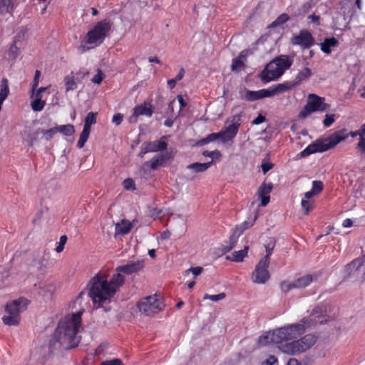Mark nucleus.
<instances>
[{
	"mask_svg": "<svg viewBox=\"0 0 365 365\" xmlns=\"http://www.w3.org/2000/svg\"><path fill=\"white\" fill-rule=\"evenodd\" d=\"M243 99L250 101H254L264 98L270 97V93L267 89H261L259 91H245L242 96Z\"/></svg>",
	"mask_w": 365,
	"mask_h": 365,
	"instance_id": "20",
	"label": "nucleus"
},
{
	"mask_svg": "<svg viewBox=\"0 0 365 365\" xmlns=\"http://www.w3.org/2000/svg\"><path fill=\"white\" fill-rule=\"evenodd\" d=\"M252 225V224L250 222H244L242 225H240V226H237L235 229L233 230L232 234L230 238V246L228 248L229 250H231L237 243V239L240 237V235L242 233V232L245 230L247 229L248 227H251Z\"/></svg>",
	"mask_w": 365,
	"mask_h": 365,
	"instance_id": "23",
	"label": "nucleus"
},
{
	"mask_svg": "<svg viewBox=\"0 0 365 365\" xmlns=\"http://www.w3.org/2000/svg\"><path fill=\"white\" fill-rule=\"evenodd\" d=\"M184 75H185V70H184V68H181L178 74L176 76V77L174 79L176 80V81H179L183 78Z\"/></svg>",
	"mask_w": 365,
	"mask_h": 365,
	"instance_id": "63",
	"label": "nucleus"
},
{
	"mask_svg": "<svg viewBox=\"0 0 365 365\" xmlns=\"http://www.w3.org/2000/svg\"><path fill=\"white\" fill-rule=\"evenodd\" d=\"M153 115V107L150 103H144L133 108V115L130 118V122L135 123L138 117L140 115H145L151 117Z\"/></svg>",
	"mask_w": 365,
	"mask_h": 365,
	"instance_id": "15",
	"label": "nucleus"
},
{
	"mask_svg": "<svg viewBox=\"0 0 365 365\" xmlns=\"http://www.w3.org/2000/svg\"><path fill=\"white\" fill-rule=\"evenodd\" d=\"M101 365H123L121 360L115 359L110 361H105L101 363Z\"/></svg>",
	"mask_w": 365,
	"mask_h": 365,
	"instance_id": "56",
	"label": "nucleus"
},
{
	"mask_svg": "<svg viewBox=\"0 0 365 365\" xmlns=\"http://www.w3.org/2000/svg\"><path fill=\"white\" fill-rule=\"evenodd\" d=\"M56 133L57 129L56 127L50 128L48 130L38 128L34 133L33 137L31 138V139L29 140V144L30 145H32L34 143L40 138V136L41 138H44L46 140H49Z\"/></svg>",
	"mask_w": 365,
	"mask_h": 365,
	"instance_id": "17",
	"label": "nucleus"
},
{
	"mask_svg": "<svg viewBox=\"0 0 365 365\" xmlns=\"http://www.w3.org/2000/svg\"><path fill=\"white\" fill-rule=\"evenodd\" d=\"M363 265V259H359L358 258L354 259L351 263L347 264L346 269L351 272L353 270L359 269Z\"/></svg>",
	"mask_w": 365,
	"mask_h": 365,
	"instance_id": "40",
	"label": "nucleus"
},
{
	"mask_svg": "<svg viewBox=\"0 0 365 365\" xmlns=\"http://www.w3.org/2000/svg\"><path fill=\"white\" fill-rule=\"evenodd\" d=\"M357 148L360 153L365 158V135H362L360 138Z\"/></svg>",
	"mask_w": 365,
	"mask_h": 365,
	"instance_id": "50",
	"label": "nucleus"
},
{
	"mask_svg": "<svg viewBox=\"0 0 365 365\" xmlns=\"http://www.w3.org/2000/svg\"><path fill=\"white\" fill-rule=\"evenodd\" d=\"M34 287L37 293L46 299H51L57 289L56 284L53 282H40Z\"/></svg>",
	"mask_w": 365,
	"mask_h": 365,
	"instance_id": "13",
	"label": "nucleus"
},
{
	"mask_svg": "<svg viewBox=\"0 0 365 365\" xmlns=\"http://www.w3.org/2000/svg\"><path fill=\"white\" fill-rule=\"evenodd\" d=\"M280 288L283 292H287L294 288H297L295 286V282L284 281L280 284Z\"/></svg>",
	"mask_w": 365,
	"mask_h": 365,
	"instance_id": "41",
	"label": "nucleus"
},
{
	"mask_svg": "<svg viewBox=\"0 0 365 365\" xmlns=\"http://www.w3.org/2000/svg\"><path fill=\"white\" fill-rule=\"evenodd\" d=\"M274 244L272 242H270L269 244H267L265 246L266 255L262 258H267V261L270 262V256H271V255L272 253V250L274 249Z\"/></svg>",
	"mask_w": 365,
	"mask_h": 365,
	"instance_id": "51",
	"label": "nucleus"
},
{
	"mask_svg": "<svg viewBox=\"0 0 365 365\" xmlns=\"http://www.w3.org/2000/svg\"><path fill=\"white\" fill-rule=\"evenodd\" d=\"M134 222L135 220L130 222L128 220L123 219L116 223L115 226V237H117L118 235H125L129 233L133 227Z\"/></svg>",
	"mask_w": 365,
	"mask_h": 365,
	"instance_id": "19",
	"label": "nucleus"
},
{
	"mask_svg": "<svg viewBox=\"0 0 365 365\" xmlns=\"http://www.w3.org/2000/svg\"><path fill=\"white\" fill-rule=\"evenodd\" d=\"M314 38L307 31H302L299 34L295 36L292 43L300 46L303 48H308L314 44Z\"/></svg>",
	"mask_w": 365,
	"mask_h": 365,
	"instance_id": "16",
	"label": "nucleus"
},
{
	"mask_svg": "<svg viewBox=\"0 0 365 365\" xmlns=\"http://www.w3.org/2000/svg\"><path fill=\"white\" fill-rule=\"evenodd\" d=\"M88 73L86 72L78 71L76 73L71 72L68 75L66 76L63 79L66 92L68 93L76 89L81 79L83 78Z\"/></svg>",
	"mask_w": 365,
	"mask_h": 365,
	"instance_id": "12",
	"label": "nucleus"
},
{
	"mask_svg": "<svg viewBox=\"0 0 365 365\" xmlns=\"http://www.w3.org/2000/svg\"><path fill=\"white\" fill-rule=\"evenodd\" d=\"M244 66V63L239 58L232 61L231 68L233 71H240Z\"/></svg>",
	"mask_w": 365,
	"mask_h": 365,
	"instance_id": "44",
	"label": "nucleus"
},
{
	"mask_svg": "<svg viewBox=\"0 0 365 365\" xmlns=\"http://www.w3.org/2000/svg\"><path fill=\"white\" fill-rule=\"evenodd\" d=\"M312 76V70L305 67L303 68L297 74L296 79L298 82L303 81Z\"/></svg>",
	"mask_w": 365,
	"mask_h": 365,
	"instance_id": "36",
	"label": "nucleus"
},
{
	"mask_svg": "<svg viewBox=\"0 0 365 365\" xmlns=\"http://www.w3.org/2000/svg\"><path fill=\"white\" fill-rule=\"evenodd\" d=\"M123 185L124 188L127 190H134L135 189V182L130 178L125 179Z\"/></svg>",
	"mask_w": 365,
	"mask_h": 365,
	"instance_id": "47",
	"label": "nucleus"
},
{
	"mask_svg": "<svg viewBox=\"0 0 365 365\" xmlns=\"http://www.w3.org/2000/svg\"><path fill=\"white\" fill-rule=\"evenodd\" d=\"M20 54V48L17 46V43L14 41L9 47V48L5 51L4 58L11 63V64H14Z\"/></svg>",
	"mask_w": 365,
	"mask_h": 365,
	"instance_id": "21",
	"label": "nucleus"
},
{
	"mask_svg": "<svg viewBox=\"0 0 365 365\" xmlns=\"http://www.w3.org/2000/svg\"><path fill=\"white\" fill-rule=\"evenodd\" d=\"M29 301L25 298H19L8 303L5 307L6 315L2 321L6 325L16 326L20 322V313L26 309Z\"/></svg>",
	"mask_w": 365,
	"mask_h": 365,
	"instance_id": "7",
	"label": "nucleus"
},
{
	"mask_svg": "<svg viewBox=\"0 0 365 365\" xmlns=\"http://www.w3.org/2000/svg\"><path fill=\"white\" fill-rule=\"evenodd\" d=\"M40 76H41V72L38 70L36 71L34 79V83L32 85V92H34V90L38 86Z\"/></svg>",
	"mask_w": 365,
	"mask_h": 365,
	"instance_id": "55",
	"label": "nucleus"
},
{
	"mask_svg": "<svg viewBox=\"0 0 365 365\" xmlns=\"http://www.w3.org/2000/svg\"><path fill=\"white\" fill-rule=\"evenodd\" d=\"M329 107V106L324 101V98L315 94H309L308 96L307 103L301 110L299 117L305 118L314 112L324 111Z\"/></svg>",
	"mask_w": 365,
	"mask_h": 365,
	"instance_id": "9",
	"label": "nucleus"
},
{
	"mask_svg": "<svg viewBox=\"0 0 365 365\" xmlns=\"http://www.w3.org/2000/svg\"><path fill=\"white\" fill-rule=\"evenodd\" d=\"M314 204V201L313 200H308L304 197L302 199L301 205L306 215L313 209Z\"/></svg>",
	"mask_w": 365,
	"mask_h": 365,
	"instance_id": "37",
	"label": "nucleus"
},
{
	"mask_svg": "<svg viewBox=\"0 0 365 365\" xmlns=\"http://www.w3.org/2000/svg\"><path fill=\"white\" fill-rule=\"evenodd\" d=\"M11 9V0H0V14L10 12Z\"/></svg>",
	"mask_w": 365,
	"mask_h": 365,
	"instance_id": "38",
	"label": "nucleus"
},
{
	"mask_svg": "<svg viewBox=\"0 0 365 365\" xmlns=\"http://www.w3.org/2000/svg\"><path fill=\"white\" fill-rule=\"evenodd\" d=\"M146 145V151L149 152H157L159 150H163L167 148V143L160 140L153 142H148L145 143Z\"/></svg>",
	"mask_w": 365,
	"mask_h": 365,
	"instance_id": "27",
	"label": "nucleus"
},
{
	"mask_svg": "<svg viewBox=\"0 0 365 365\" xmlns=\"http://www.w3.org/2000/svg\"><path fill=\"white\" fill-rule=\"evenodd\" d=\"M96 123V113L90 112L85 118L84 128L90 129L92 125Z\"/></svg>",
	"mask_w": 365,
	"mask_h": 365,
	"instance_id": "34",
	"label": "nucleus"
},
{
	"mask_svg": "<svg viewBox=\"0 0 365 365\" xmlns=\"http://www.w3.org/2000/svg\"><path fill=\"white\" fill-rule=\"evenodd\" d=\"M240 125V123L235 121V118L231 121L227 120L220 132L221 141L225 143L232 140L238 132Z\"/></svg>",
	"mask_w": 365,
	"mask_h": 365,
	"instance_id": "11",
	"label": "nucleus"
},
{
	"mask_svg": "<svg viewBox=\"0 0 365 365\" xmlns=\"http://www.w3.org/2000/svg\"><path fill=\"white\" fill-rule=\"evenodd\" d=\"M248 249V246H245L244 249L241 250L235 251L232 253V256H228L227 258L230 260L237 262H242L243 259L247 255Z\"/></svg>",
	"mask_w": 365,
	"mask_h": 365,
	"instance_id": "28",
	"label": "nucleus"
},
{
	"mask_svg": "<svg viewBox=\"0 0 365 365\" xmlns=\"http://www.w3.org/2000/svg\"><path fill=\"white\" fill-rule=\"evenodd\" d=\"M170 232L168 230H165L160 234L161 240H167V239L170 238Z\"/></svg>",
	"mask_w": 365,
	"mask_h": 365,
	"instance_id": "64",
	"label": "nucleus"
},
{
	"mask_svg": "<svg viewBox=\"0 0 365 365\" xmlns=\"http://www.w3.org/2000/svg\"><path fill=\"white\" fill-rule=\"evenodd\" d=\"M203 271V268L201 267H192L185 271V274L187 275L190 273H192L194 277H197L200 275Z\"/></svg>",
	"mask_w": 365,
	"mask_h": 365,
	"instance_id": "48",
	"label": "nucleus"
},
{
	"mask_svg": "<svg viewBox=\"0 0 365 365\" xmlns=\"http://www.w3.org/2000/svg\"><path fill=\"white\" fill-rule=\"evenodd\" d=\"M9 93L8 81L6 78L1 80L0 86V102H4Z\"/></svg>",
	"mask_w": 365,
	"mask_h": 365,
	"instance_id": "32",
	"label": "nucleus"
},
{
	"mask_svg": "<svg viewBox=\"0 0 365 365\" xmlns=\"http://www.w3.org/2000/svg\"><path fill=\"white\" fill-rule=\"evenodd\" d=\"M265 121V117L262 114H259L258 116L252 122V125H259Z\"/></svg>",
	"mask_w": 365,
	"mask_h": 365,
	"instance_id": "58",
	"label": "nucleus"
},
{
	"mask_svg": "<svg viewBox=\"0 0 365 365\" xmlns=\"http://www.w3.org/2000/svg\"><path fill=\"white\" fill-rule=\"evenodd\" d=\"M203 155L205 157L214 158L215 156H219L220 153L218 151H204Z\"/></svg>",
	"mask_w": 365,
	"mask_h": 365,
	"instance_id": "59",
	"label": "nucleus"
},
{
	"mask_svg": "<svg viewBox=\"0 0 365 365\" xmlns=\"http://www.w3.org/2000/svg\"><path fill=\"white\" fill-rule=\"evenodd\" d=\"M339 41L334 37L327 38L320 43L321 50L327 54L331 52V48L337 46Z\"/></svg>",
	"mask_w": 365,
	"mask_h": 365,
	"instance_id": "26",
	"label": "nucleus"
},
{
	"mask_svg": "<svg viewBox=\"0 0 365 365\" xmlns=\"http://www.w3.org/2000/svg\"><path fill=\"white\" fill-rule=\"evenodd\" d=\"M269 262L267 261V258H262L258 262L251 276L253 283L265 284L269 279Z\"/></svg>",
	"mask_w": 365,
	"mask_h": 365,
	"instance_id": "10",
	"label": "nucleus"
},
{
	"mask_svg": "<svg viewBox=\"0 0 365 365\" xmlns=\"http://www.w3.org/2000/svg\"><path fill=\"white\" fill-rule=\"evenodd\" d=\"M353 225V222L351 219L349 218H346L345 219L344 221H343V223H342V225L344 227H351Z\"/></svg>",
	"mask_w": 365,
	"mask_h": 365,
	"instance_id": "62",
	"label": "nucleus"
},
{
	"mask_svg": "<svg viewBox=\"0 0 365 365\" xmlns=\"http://www.w3.org/2000/svg\"><path fill=\"white\" fill-rule=\"evenodd\" d=\"M84 294L81 292L73 302V307H80V309L76 313L65 316L58 323L53 336L51 345L56 346V343L63 349H72L78 346L81 337L78 336L81 327V315L84 312V307L82 306Z\"/></svg>",
	"mask_w": 365,
	"mask_h": 365,
	"instance_id": "2",
	"label": "nucleus"
},
{
	"mask_svg": "<svg viewBox=\"0 0 365 365\" xmlns=\"http://www.w3.org/2000/svg\"><path fill=\"white\" fill-rule=\"evenodd\" d=\"M218 138L220 139V132L219 133H213L210 134L205 138H204L202 140V141L205 143H210V142H213V141L216 140Z\"/></svg>",
	"mask_w": 365,
	"mask_h": 365,
	"instance_id": "49",
	"label": "nucleus"
},
{
	"mask_svg": "<svg viewBox=\"0 0 365 365\" xmlns=\"http://www.w3.org/2000/svg\"><path fill=\"white\" fill-rule=\"evenodd\" d=\"M34 93L32 92L31 94V98H34V100L31 102V107L34 111H41L43 109L46 101L42 99L43 95Z\"/></svg>",
	"mask_w": 365,
	"mask_h": 365,
	"instance_id": "25",
	"label": "nucleus"
},
{
	"mask_svg": "<svg viewBox=\"0 0 365 365\" xmlns=\"http://www.w3.org/2000/svg\"><path fill=\"white\" fill-rule=\"evenodd\" d=\"M124 280L123 275L120 273L113 274L110 280L103 272L94 276L88 284V295L93 303L99 307L103 303L109 302Z\"/></svg>",
	"mask_w": 365,
	"mask_h": 365,
	"instance_id": "3",
	"label": "nucleus"
},
{
	"mask_svg": "<svg viewBox=\"0 0 365 365\" xmlns=\"http://www.w3.org/2000/svg\"><path fill=\"white\" fill-rule=\"evenodd\" d=\"M56 128L57 129V133L60 132L68 136L72 135L75 132L73 125L71 124L56 126Z\"/></svg>",
	"mask_w": 365,
	"mask_h": 365,
	"instance_id": "33",
	"label": "nucleus"
},
{
	"mask_svg": "<svg viewBox=\"0 0 365 365\" xmlns=\"http://www.w3.org/2000/svg\"><path fill=\"white\" fill-rule=\"evenodd\" d=\"M348 135L344 130L334 132L329 137L317 140L309 145L304 150L300 153L302 157L307 156L314 153H322L334 148L340 142L345 140Z\"/></svg>",
	"mask_w": 365,
	"mask_h": 365,
	"instance_id": "4",
	"label": "nucleus"
},
{
	"mask_svg": "<svg viewBox=\"0 0 365 365\" xmlns=\"http://www.w3.org/2000/svg\"><path fill=\"white\" fill-rule=\"evenodd\" d=\"M138 307L140 312L149 316L160 312L164 307V304L160 296L153 294L140 300Z\"/></svg>",
	"mask_w": 365,
	"mask_h": 365,
	"instance_id": "8",
	"label": "nucleus"
},
{
	"mask_svg": "<svg viewBox=\"0 0 365 365\" xmlns=\"http://www.w3.org/2000/svg\"><path fill=\"white\" fill-rule=\"evenodd\" d=\"M91 130L84 128L83 129L81 133L80 134L79 140L78 141L77 145L79 148H82L86 141L88 139L89 135H90Z\"/></svg>",
	"mask_w": 365,
	"mask_h": 365,
	"instance_id": "35",
	"label": "nucleus"
},
{
	"mask_svg": "<svg viewBox=\"0 0 365 365\" xmlns=\"http://www.w3.org/2000/svg\"><path fill=\"white\" fill-rule=\"evenodd\" d=\"M335 114H327L323 121L325 127H329L335 121Z\"/></svg>",
	"mask_w": 365,
	"mask_h": 365,
	"instance_id": "45",
	"label": "nucleus"
},
{
	"mask_svg": "<svg viewBox=\"0 0 365 365\" xmlns=\"http://www.w3.org/2000/svg\"><path fill=\"white\" fill-rule=\"evenodd\" d=\"M272 190V183L263 182L258 189L257 195L261 200L262 206H266L270 200L269 193Z\"/></svg>",
	"mask_w": 365,
	"mask_h": 365,
	"instance_id": "18",
	"label": "nucleus"
},
{
	"mask_svg": "<svg viewBox=\"0 0 365 365\" xmlns=\"http://www.w3.org/2000/svg\"><path fill=\"white\" fill-rule=\"evenodd\" d=\"M258 343L261 346H266L269 344H277L278 346H279V339L277 337V329H274L272 331H268L266 334L259 336L258 339Z\"/></svg>",
	"mask_w": 365,
	"mask_h": 365,
	"instance_id": "22",
	"label": "nucleus"
},
{
	"mask_svg": "<svg viewBox=\"0 0 365 365\" xmlns=\"http://www.w3.org/2000/svg\"><path fill=\"white\" fill-rule=\"evenodd\" d=\"M262 365H277V359L274 356H269L262 362Z\"/></svg>",
	"mask_w": 365,
	"mask_h": 365,
	"instance_id": "52",
	"label": "nucleus"
},
{
	"mask_svg": "<svg viewBox=\"0 0 365 365\" xmlns=\"http://www.w3.org/2000/svg\"><path fill=\"white\" fill-rule=\"evenodd\" d=\"M289 20V16L286 14L279 15L275 21H274L269 26V27H275L281 26L286 23Z\"/></svg>",
	"mask_w": 365,
	"mask_h": 365,
	"instance_id": "39",
	"label": "nucleus"
},
{
	"mask_svg": "<svg viewBox=\"0 0 365 365\" xmlns=\"http://www.w3.org/2000/svg\"><path fill=\"white\" fill-rule=\"evenodd\" d=\"M330 310L326 303L322 307L315 308L309 319L303 318L299 323L290 324L277 329L279 341V349L288 355H297L309 349L316 342L317 337L312 334H306L299 339L307 328L327 322V314Z\"/></svg>",
	"mask_w": 365,
	"mask_h": 365,
	"instance_id": "1",
	"label": "nucleus"
},
{
	"mask_svg": "<svg viewBox=\"0 0 365 365\" xmlns=\"http://www.w3.org/2000/svg\"><path fill=\"white\" fill-rule=\"evenodd\" d=\"M212 164V161L209 163H195L187 166V170L191 173H199L207 170Z\"/></svg>",
	"mask_w": 365,
	"mask_h": 365,
	"instance_id": "24",
	"label": "nucleus"
},
{
	"mask_svg": "<svg viewBox=\"0 0 365 365\" xmlns=\"http://www.w3.org/2000/svg\"><path fill=\"white\" fill-rule=\"evenodd\" d=\"M273 167V164L269 162H263L262 164V169L265 174L267 172H268L270 169H272Z\"/></svg>",
	"mask_w": 365,
	"mask_h": 365,
	"instance_id": "57",
	"label": "nucleus"
},
{
	"mask_svg": "<svg viewBox=\"0 0 365 365\" xmlns=\"http://www.w3.org/2000/svg\"><path fill=\"white\" fill-rule=\"evenodd\" d=\"M291 88V86L287 83H280L277 86H272L267 88L268 92L270 93V97L273 96L276 93H282L288 91Z\"/></svg>",
	"mask_w": 365,
	"mask_h": 365,
	"instance_id": "31",
	"label": "nucleus"
},
{
	"mask_svg": "<svg viewBox=\"0 0 365 365\" xmlns=\"http://www.w3.org/2000/svg\"><path fill=\"white\" fill-rule=\"evenodd\" d=\"M144 267V261L142 259L131 260L126 264L118 266L116 268L118 273L132 274L142 270Z\"/></svg>",
	"mask_w": 365,
	"mask_h": 365,
	"instance_id": "14",
	"label": "nucleus"
},
{
	"mask_svg": "<svg viewBox=\"0 0 365 365\" xmlns=\"http://www.w3.org/2000/svg\"><path fill=\"white\" fill-rule=\"evenodd\" d=\"M309 19L311 20V21L317 25H319V21H320V17L319 16H317V15H314V14H312V15H310L309 16Z\"/></svg>",
	"mask_w": 365,
	"mask_h": 365,
	"instance_id": "60",
	"label": "nucleus"
},
{
	"mask_svg": "<svg viewBox=\"0 0 365 365\" xmlns=\"http://www.w3.org/2000/svg\"><path fill=\"white\" fill-rule=\"evenodd\" d=\"M292 64L288 56L281 55L269 62L260 73V79L264 83L278 79Z\"/></svg>",
	"mask_w": 365,
	"mask_h": 365,
	"instance_id": "5",
	"label": "nucleus"
},
{
	"mask_svg": "<svg viewBox=\"0 0 365 365\" xmlns=\"http://www.w3.org/2000/svg\"><path fill=\"white\" fill-rule=\"evenodd\" d=\"M177 99L180 105V110H179V113H180L181 111V109L182 108L185 107L186 106V103L185 101H184L182 96L181 95H178L177 96Z\"/></svg>",
	"mask_w": 365,
	"mask_h": 365,
	"instance_id": "61",
	"label": "nucleus"
},
{
	"mask_svg": "<svg viewBox=\"0 0 365 365\" xmlns=\"http://www.w3.org/2000/svg\"><path fill=\"white\" fill-rule=\"evenodd\" d=\"M102 72L101 70H98V73L93 77L92 82L96 84H99L101 83L103 78H102Z\"/></svg>",
	"mask_w": 365,
	"mask_h": 365,
	"instance_id": "54",
	"label": "nucleus"
},
{
	"mask_svg": "<svg viewBox=\"0 0 365 365\" xmlns=\"http://www.w3.org/2000/svg\"><path fill=\"white\" fill-rule=\"evenodd\" d=\"M324 185L322 181L319 180H314L312 182V192H314L317 195L319 194L323 190Z\"/></svg>",
	"mask_w": 365,
	"mask_h": 365,
	"instance_id": "42",
	"label": "nucleus"
},
{
	"mask_svg": "<svg viewBox=\"0 0 365 365\" xmlns=\"http://www.w3.org/2000/svg\"><path fill=\"white\" fill-rule=\"evenodd\" d=\"M123 119V115L121 113H116L113 116L112 123L118 125L121 123Z\"/></svg>",
	"mask_w": 365,
	"mask_h": 365,
	"instance_id": "53",
	"label": "nucleus"
},
{
	"mask_svg": "<svg viewBox=\"0 0 365 365\" xmlns=\"http://www.w3.org/2000/svg\"><path fill=\"white\" fill-rule=\"evenodd\" d=\"M314 280V277L311 274H307L296 279L295 286L297 288H305L309 286Z\"/></svg>",
	"mask_w": 365,
	"mask_h": 365,
	"instance_id": "29",
	"label": "nucleus"
},
{
	"mask_svg": "<svg viewBox=\"0 0 365 365\" xmlns=\"http://www.w3.org/2000/svg\"><path fill=\"white\" fill-rule=\"evenodd\" d=\"M166 155L163 154H158L155 155L150 161V165L152 169H157L158 167L163 165L166 160Z\"/></svg>",
	"mask_w": 365,
	"mask_h": 365,
	"instance_id": "30",
	"label": "nucleus"
},
{
	"mask_svg": "<svg viewBox=\"0 0 365 365\" xmlns=\"http://www.w3.org/2000/svg\"><path fill=\"white\" fill-rule=\"evenodd\" d=\"M110 27L111 24L110 21L107 20L97 23L93 28L87 33L84 43H82L80 46L81 51L85 52L101 44L110 31Z\"/></svg>",
	"mask_w": 365,
	"mask_h": 365,
	"instance_id": "6",
	"label": "nucleus"
},
{
	"mask_svg": "<svg viewBox=\"0 0 365 365\" xmlns=\"http://www.w3.org/2000/svg\"><path fill=\"white\" fill-rule=\"evenodd\" d=\"M66 241H67V237L66 235H62L60 237L58 245L56 247V252L60 253L63 250L64 245H65Z\"/></svg>",
	"mask_w": 365,
	"mask_h": 365,
	"instance_id": "46",
	"label": "nucleus"
},
{
	"mask_svg": "<svg viewBox=\"0 0 365 365\" xmlns=\"http://www.w3.org/2000/svg\"><path fill=\"white\" fill-rule=\"evenodd\" d=\"M225 297H226V295L223 292L220 293L218 294H215V295H210V294H206L204 296L203 299H210L213 302H218V301L224 299L225 298Z\"/></svg>",
	"mask_w": 365,
	"mask_h": 365,
	"instance_id": "43",
	"label": "nucleus"
}]
</instances>
